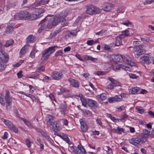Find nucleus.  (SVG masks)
<instances>
[{"instance_id": "obj_23", "label": "nucleus", "mask_w": 154, "mask_h": 154, "mask_svg": "<svg viewBox=\"0 0 154 154\" xmlns=\"http://www.w3.org/2000/svg\"><path fill=\"white\" fill-rule=\"evenodd\" d=\"M68 81L70 83V84L72 87L76 88H78L79 86L78 82L74 79L69 78L68 79Z\"/></svg>"}, {"instance_id": "obj_61", "label": "nucleus", "mask_w": 154, "mask_h": 154, "mask_svg": "<svg viewBox=\"0 0 154 154\" xmlns=\"http://www.w3.org/2000/svg\"><path fill=\"white\" fill-rule=\"evenodd\" d=\"M51 79L50 77L48 76H45V77L42 80V81L44 82H48L49 80H50Z\"/></svg>"}, {"instance_id": "obj_30", "label": "nucleus", "mask_w": 154, "mask_h": 154, "mask_svg": "<svg viewBox=\"0 0 154 154\" xmlns=\"http://www.w3.org/2000/svg\"><path fill=\"white\" fill-rule=\"evenodd\" d=\"M35 41L34 36L31 35L28 36L27 38V43H33Z\"/></svg>"}, {"instance_id": "obj_49", "label": "nucleus", "mask_w": 154, "mask_h": 154, "mask_svg": "<svg viewBox=\"0 0 154 154\" xmlns=\"http://www.w3.org/2000/svg\"><path fill=\"white\" fill-rule=\"evenodd\" d=\"M45 69V67L43 66H42L37 69L35 72H43Z\"/></svg>"}, {"instance_id": "obj_5", "label": "nucleus", "mask_w": 154, "mask_h": 154, "mask_svg": "<svg viewBox=\"0 0 154 154\" xmlns=\"http://www.w3.org/2000/svg\"><path fill=\"white\" fill-rule=\"evenodd\" d=\"M14 18L17 20H20L25 18L29 19L30 14L28 12L24 11H21L15 14Z\"/></svg>"}, {"instance_id": "obj_9", "label": "nucleus", "mask_w": 154, "mask_h": 154, "mask_svg": "<svg viewBox=\"0 0 154 154\" xmlns=\"http://www.w3.org/2000/svg\"><path fill=\"white\" fill-rule=\"evenodd\" d=\"M1 120L10 130L16 133L18 132V130L17 128L10 121L3 118H2Z\"/></svg>"}, {"instance_id": "obj_16", "label": "nucleus", "mask_w": 154, "mask_h": 154, "mask_svg": "<svg viewBox=\"0 0 154 154\" xmlns=\"http://www.w3.org/2000/svg\"><path fill=\"white\" fill-rule=\"evenodd\" d=\"M140 135L146 137V140L148 136L152 137L154 136V129H152L151 132L148 131L146 129H144L143 131V133Z\"/></svg>"}, {"instance_id": "obj_63", "label": "nucleus", "mask_w": 154, "mask_h": 154, "mask_svg": "<svg viewBox=\"0 0 154 154\" xmlns=\"http://www.w3.org/2000/svg\"><path fill=\"white\" fill-rule=\"evenodd\" d=\"M8 133L7 132H5L4 133V135L2 136L1 138L3 139H6L8 138Z\"/></svg>"}, {"instance_id": "obj_59", "label": "nucleus", "mask_w": 154, "mask_h": 154, "mask_svg": "<svg viewBox=\"0 0 154 154\" xmlns=\"http://www.w3.org/2000/svg\"><path fill=\"white\" fill-rule=\"evenodd\" d=\"M125 108V106H122L119 107L117 108L116 109V111H118V112H120L122 110H124Z\"/></svg>"}, {"instance_id": "obj_28", "label": "nucleus", "mask_w": 154, "mask_h": 154, "mask_svg": "<svg viewBox=\"0 0 154 154\" xmlns=\"http://www.w3.org/2000/svg\"><path fill=\"white\" fill-rule=\"evenodd\" d=\"M84 57L85 59L86 60H90L94 62H95L97 60V58L92 57L91 56L89 55H84Z\"/></svg>"}, {"instance_id": "obj_8", "label": "nucleus", "mask_w": 154, "mask_h": 154, "mask_svg": "<svg viewBox=\"0 0 154 154\" xmlns=\"http://www.w3.org/2000/svg\"><path fill=\"white\" fill-rule=\"evenodd\" d=\"M129 34V31L127 30L122 31V34L117 36L116 38L115 45L118 46L121 45L122 44V39L128 36Z\"/></svg>"}, {"instance_id": "obj_36", "label": "nucleus", "mask_w": 154, "mask_h": 154, "mask_svg": "<svg viewBox=\"0 0 154 154\" xmlns=\"http://www.w3.org/2000/svg\"><path fill=\"white\" fill-rule=\"evenodd\" d=\"M82 111L84 113V115L86 116H91L92 115L91 112L88 110L84 109L82 110Z\"/></svg>"}, {"instance_id": "obj_19", "label": "nucleus", "mask_w": 154, "mask_h": 154, "mask_svg": "<svg viewBox=\"0 0 154 154\" xmlns=\"http://www.w3.org/2000/svg\"><path fill=\"white\" fill-rule=\"evenodd\" d=\"M122 97L121 96H118L117 95L115 96L109 97L108 98V101L110 103H113L114 102L121 101L122 100Z\"/></svg>"}, {"instance_id": "obj_44", "label": "nucleus", "mask_w": 154, "mask_h": 154, "mask_svg": "<svg viewBox=\"0 0 154 154\" xmlns=\"http://www.w3.org/2000/svg\"><path fill=\"white\" fill-rule=\"evenodd\" d=\"M39 76V75L38 74H34L32 75H27L26 77L29 78H32L35 79L38 78Z\"/></svg>"}, {"instance_id": "obj_32", "label": "nucleus", "mask_w": 154, "mask_h": 154, "mask_svg": "<svg viewBox=\"0 0 154 154\" xmlns=\"http://www.w3.org/2000/svg\"><path fill=\"white\" fill-rule=\"evenodd\" d=\"M114 61L115 62H122V55H114Z\"/></svg>"}, {"instance_id": "obj_41", "label": "nucleus", "mask_w": 154, "mask_h": 154, "mask_svg": "<svg viewBox=\"0 0 154 154\" xmlns=\"http://www.w3.org/2000/svg\"><path fill=\"white\" fill-rule=\"evenodd\" d=\"M29 47L28 45H25L21 50L20 51V54H24L26 52V49Z\"/></svg>"}, {"instance_id": "obj_55", "label": "nucleus", "mask_w": 154, "mask_h": 154, "mask_svg": "<svg viewBox=\"0 0 154 154\" xmlns=\"http://www.w3.org/2000/svg\"><path fill=\"white\" fill-rule=\"evenodd\" d=\"M0 103L3 105H5V101L4 100L2 97V94H0Z\"/></svg>"}, {"instance_id": "obj_21", "label": "nucleus", "mask_w": 154, "mask_h": 154, "mask_svg": "<svg viewBox=\"0 0 154 154\" xmlns=\"http://www.w3.org/2000/svg\"><path fill=\"white\" fill-rule=\"evenodd\" d=\"M79 97L80 98L82 105L85 107H87L89 99L85 98L82 94H79Z\"/></svg>"}, {"instance_id": "obj_62", "label": "nucleus", "mask_w": 154, "mask_h": 154, "mask_svg": "<svg viewBox=\"0 0 154 154\" xmlns=\"http://www.w3.org/2000/svg\"><path fill=\"white\" fill-rule=\"evenodd\" d=\"M123 24L126 25L127 26H129L131 24V23L128 20H127L125 22H123L121 23Z\"/></svg>"}, {"instance_id": "obj_37", "label": "nucleus", "mask_w": 154, "mask_h": 154, "mask_svg": "<svg viewBox=\"0 0 154 154\" xmlns=\"http://www.w3.org/2000/svg\"><path fill=\"white\" fill-rule=\"evenodd\" d=\"M97 98L100 99L102 100H105L106 98V95L105 93H102L101 94L98 95L97 96Z\"/></svg>"}, {"instance_id": "obj_56", "label": "nucleus", "mask_w": 154, "mask_h": 154, "mask_svg": "<svg viewBox=\"0 0 154 154\" xmlns=\"http://www.w3.org/2000/svg\"><path fill=\"white\" fill-rule=\"evenodd\" d=\"M94 74L97 75H104L106 74V72H105L99 71L95 72H94Z\"/></svg>"}, {"instance_id": "obj_43", "label": "nucleus", "mask_w": 154, "mask_h": 154, "mask_svg": "<svg viewBox=\"0 0 154 154\" xmlns=\"http://www.w3.org/2000/svg\"><path fill=\"white\" fill-rule=\"evenodd\" d=\"M14 42V41L12 39H10L8 40L6 43L5 44V46L6 47H9L13 44Z\"/></svg>"}, {"instance_id": "obj_27", "label": "nucleus", "mask_w": 154, "mask_h": 154, "mask_svg": "<svg viewBox=\"0 0 154 154\" xmlns=\"http://www.w3.org/2000/svg\"><path fill=\"white\" fill-rule=\"evenodd\" d=\"M14 30V27L11 26H8L6 28V30L5 34H8L12 32Z\"/></svg>"}, {"instance_id": "obj_7", "label": "nucleus", "mask_w": 154, "mask_h": 154, "mask_svg": "<svg viewBox=\"0 0 154 154\" xmlns=\"http://www.w3.org/2000/svg\"><path fill=\"white\" fill-rule=\"evenodd\" d=\"M9 60L8 55L5 56L0 52V72L4 69L6 66V63Z\"/></svg>"}, {"instance_id": "obj_33", "label": "nucleus", "mask_w": 154, "mask_h": 154, "mask_svg": "<svg viewBox=\"0 0 154 154\" xmlns=\"http://www.w3.org/2000/svg\"><path fill=\"white\" fill-rule=\"evenodd\" d=\"M111 131L113 132L119 133V134H121L122 132H123V129L122 128H120L119 127H118L117 129H111Z\"/></svg>"}, {"instance_id": "obj_39", "label": "nucleus", "mask_w": 154, "mask_h": 154, "mask_svg": "<svg viewBox=\"0 0 154 154\" xmlns=\"http://www.w3.org/2000/svg\"><path fill=\"white\" fill-rule=\"evenodd\" d=\"M78 149L80 151V152L82 154H85L86 151L83 147L81 145H79L78 146Z\"/></svg>"}, {"instance_id": "obj_57", "label": "nucleus", "mask_w": 154, "mask_h": 154, "mask_svg": "<svg viewBox=\"0 0 154 154\" xmlns=\"http://www.w3.org/2000/svg\"><path fill=\"white\" fill-rule=\"evenodd\" d=\"M129 77L131 79H137L138 78V76L135 74H132V73H129L128 74Z\"/></svg>"}, {"instance_id": "obj_51", "label": "nucleus", "mask_w": 154, "mask_h": 154, "mask_svg": "<svg viewBox=\"0 0 154 154\" xmlns=\"http://www.w3.org/2000/svg\"><path fill=\"white\" fill-rule=\"evenodd\" d=\"M70 150L76 154H79V152L77 150L76 148H75L73 146L71 147Z\"/></svg>"}, {"instance_id": "obj_22", "label": "nucleus", "mask_w": 154, "mask_h": 154, "mask_svg": "<svg viewBox=\"0 0 154 154\" xmlns=\"http://www.w3.org/2000/svg\"><path fill=\"white\" fill-rule=\"evenodd\" d=\"M88 105L92 108H96L98 106V104L96 101L89 99Z\"/></svg>"}, {"instance_id": "obj_46", "label": "nucleus", "mask_w": 154, "mask_h": 154, "mask_svg": "<svg viewBox=\"0 0 154 154\" xmlns=\"http://www.w3.org/2000/svg\"><path fill=\"white\" fill-rule=\"evenodd\" d=\"M78 31H76L75 30H72L71 32H69L68 33V34L69 36H76L77 33L78 32Z\"/></svg>"}, {"instance_id": "obj_58", "label": "nucleus", "mask_w": 154, "mask_h": 154, "mask_svg": "<svg viewBox=\"0 0 154 154\" xmlns=\"http://www.w3.org/2000/svg\"><path fill=\"white\" fill-rule=\"evenodd\" d=\"M128 116L125 113L123 112V114L121 116L120 119H119L120 120H122L125 118H127Z\"/></svg>"}, {"instance_id": "obj_13", "label": "nucleus", "mask_w": 154, "mask_h": 154, "mask_svg": "<svg viewBox=\"0 0 154 154\" xmlns=\"http://www.w3.org/2000/svg\"><path fill=\"white\" fill-rule=\"evenodd\" d=\"M100 11L99 9L94 6L88 7L86 11L87 13L90 15L94 14H98Z\"/></svg>"}, {"instance_id": "obj_38", "label": "nucleus", "mask_w": 154, "mask_h": 154, "mask_svg": "<svg viewBox=\"0 0 154 154\" xmlns=\"http://www.w3.org/2000/svg\"><path fill=\"white\" fill-rule=\"evenodd\" d=\"M107 31L106 30H102L97 32H95L96 35L104 36L106 35Z\"/></svg>"}, {"instance_id": "obj_11", "label": "nucleus", "mask_w": 154, "mask_h": 154, "mask_svg": "<svg viewBox=\"0 0 154 154\" xmlns=\"http://www.w3.org/2000/svg\"><path fill=\"white\" fill-rule=\"evenodd\" d=\"M152 57H150L148 54H146L140 59V61L142 63L147 64L151 63V61L152 60Z\"/></svg>"}, {"instance_id": "obj_26", "label": "nucleus", "mask_w": 154, "mask_h": 154, "mask_svg": "<svg viewBox=\"0 0 154 154\" xmlns=\"http://www.w3.org/2000/svg\"><path fill=\"white\" fill-rule=\"evenodd\" d=\"M81 128L83 132H85L88 130V127L85 123L83 121H80Z\"/></svg>"}, {"instance_id": "obj_18", "label": "nucleus", "mask_w": 154, "mask_h": 154, "mask_svg": "<svg viewBox=\"0 0 154 154\" xmlns=\"http://www.w3.org/2000/svg\"><path fill=\"white\" fill-rule=\"evenodd\" d=\"M54 118L51 115H47L46 118V122L47 124L51 126L55 121Z\"/></svg>"}, {"instance_id": "obj_45", "label": "nucleus", "mask_w": 154, "mask_h": 154, "mask_svg": "<svg viewBox=\"0 0 154 154\" xmlns=\"http://www.w3.org/2000/svg\"><path fill=\"white\" fill-rule=\"evenodd\" d=\"M125 8L123 6L119 7L117 10V12L118 13H123L125 11Z\"/></svg>"}, {"instance_id": "obj_31", "label": "nucleus", "mask_w": 154, "mask_h": 154, "mask_svg": "<svg viewBox=\"0 0 154 154\" xmlns=\"http://www.w3.org/2000/svg\"><path fill=\"white\" fill-rule=\"evenodd\" d=\"M20 119L21 120L23 121L24 122L26 125L28 127H29L30 128H32L33 126L32 124L27 119L23 118H21Z\"/></svg>"}, {"instance_id": "obj_10", "label": "nucleus", "mask_w": 154, "mask_h": 154, "mask_svg": "<svg viewBox=\"0 0 154 154\" xmlns=\"http://www.w3.org/2000/svg\"><path fill=\"white\" fill-rule=\"evenodd\" d=\"M44 10L43 8L41 9H36L34 13L30 15L29 19L32 20H36L41 17L42 14L44 12Z\"/></svg>"}, {"instance_id": "obj_60", "label": "nucleus", "mask_w": 154, "mask_h": 154, "mask_svg": "<svg viewBox=\"0 0 154 154\" xmlns=\"http://www.w3.org/2000/svg\"><path fill=\"white\" fill-rule=\"evenodd\" d=\"M26 142L27 146L28 147H30L31 146V143H32V142L28 139H27L26 140Z\"/></svg>"}, {"instance_id": "obj_25", "label": "nucleus", "mask_w": 154, "mask_h": 154, "mask_svg": "<svg viewBox=\"0 0 154 154\" xmlns=\"http://www.w3.org/2000/svg\"><path fill=\"white\" fill-rule=\"evenodd\" d=\"M108 79L110 81L111 83L114 86H119L122 87L120 83L114 79L110 77H108Z\"/></svg>"}, {"instance_id": "obj_1", "label": "nucleus", "mask_w": 154, "mask_h": 154, "mask_svg": "<svg viewBox=\"0 0 154 154\" xmlns=\"http://www.w3.org/2000/svg\"><path fill=\"white\" fill-rule=\"evenodd\" d=\"M66 16V15L61 14L55 16L54 17L51 18L48 21H47L48 28L51 29L60 22H61V24L63 26H67L68 23L65 19Z\"/></svg>"}, {"instance_id": "obj_34", "label": "nucleus", "mask_w": 154, "mask_h": 154, "mask_svg": "<svg viewBox=\"0 0 154 154\" xmlns=\"http://www.w3.org/2000/svg\"><path fill=\"white\" fill-rule=\"evenodd\" d=\"M139 90V88L137 87L133 88L130 90V93L132 94H135L137 93Z\"/></svg>"}, {"instance_id": "obj_2", "label": "nucleus", "mask_w": 154, "mask_h": 154, "mask_svg": "<svg viewBox=\"0 0 154 154\" xmlns=\"http://www.w3.org/2000/svg\"><path fill=\"white\" fill-rule=\"evenodd\" d=\"M57 47V46H52L45 49L42 52V58L39 60V63L41 64L44 63L48 59L49 56L55 52V48Z\"/></svg>"}, {"instance_id": "obj_64", "label": "nucleus", "mask_w": 154, "mask_h": 154, "mask_svg": "<svg viewBox=\"0 0 154 154\" xmlns=\"http://www.w3.org/2000/svg\"><path fill=\"white\" fill-rule=\"evenodd\" d=\"M107 149V153L108 154H112V150L109 146H106Z\"/></svg>"}, {"instance_id": "obj_52", "label": "nucleus", "mask_w": 154, "mask_h": 154, "mask_svg": "<svg viewBox=\"0 0 154 154\" xmlns=\"http://www.w3.org/2000/svg\"><path fill=\"white\" fill-rule=\"evenodd\" d=\"M63 51L62 50H59L55 53V56L57 57L58 56H61L63 55Z\"/></svg>"}, {"instance_id": "obj_6", "label": "nucleus", "mask_w": 154, "mask_h": 154, "mask_svg": "<svg viewBox=\"0 0 154 154\" xmlns=\"http://www.w3.org/2000/svg\"><path fill=\"white\" fill-rule=\"evenodd\" d=\"M132 63L133 65V66L129 65L128 66H126L124 65V64H120L114 66L113 69L115 71H117L120 70L121 69H122L126 71H128L130 72L134 71V68L135 67L134 65V63Z\"/></svg>"}, {"instance_id": "obj_14", "label": "nucleus", "mask_w": 154, "mask_h": 154, "mask_svg": "<svg viewBox=\"0 0 154 154\" xmlns=\"http://www.w3.org/2000/svg\"><path fill=\"white\" fill-rule=\"evenodd\" d=\"M48 2V0H41L38 2L33 4L32 5V7L35 9H41L40 8L42 5L46 4Z\"/></svg>"}, {"instance_id": "obj_53", "label": "nucleus", "mask_w": 154, "mask_h": 154, "mask_svg": "<svg viewBox=\"0 0 154 154\" xmlns=\"http://www.w3.org/2000/svg\"><path fill=\"white\" fill-rule=\"evenodd\" d=\"M140 40L143 42H149L150 41V39L148 37H141Z\"/></svg>"}, {"instance_id": "obj_4", "label": "nucleus", "mask_w": 154, "mask_h": 154, "mask_svg": "<svg viewBox=\"0 0 154 154\" xmlns=\"http://www.w3.org/2000/svg\"><path fill=\"white\" fill-rule=\"evenodd\" d=\"M133 51L136 58H139L140 56L145 53L144 46L141 45L134 47L133 49Z\"/></svg>"}, {"instance_id": "obj_40", "label": "nucleus", "mask_w": 154, "mask_h": 154, "mask_svg": "<svg viewBox=\"0 0 154 154\" xmlns=\"http://www.w3.org/2000/svg\"><path fill=\"white\" fill-rule=\"evenodd\" d=\"M60 92L58 93V94H61L64 92H69L70 91V90H69L63 87L61 88L60 89Z\"/></svg>"}, {"instance_id": "obj_54", "label": "nucleus", "mask_w": 154, "mask_h": 154, "mask_svg": "<svg viewBox=\"0 0 154 154\" xmlns=\"http://www.w3.org/2000/svg\"><path fill=\"white\" fill-rule=\"evenodd\" d=\"M61 32V30L60 29H59L57 30H56L52 34V36H55L57 35L58 34L60 33Z\"/></svg>"}, {"instance_id": "obj_12", "label": "nucleus", "mask_w": 154, "mask_h": 154, "mask_svg": "<svg viewBox=\"0 0 154 154\" xmlns=\"http://www.w3.org/2000/svg\"><path fill=\"white\" fill-rule=\"evenodd\" d=\"M47 23V17H45L39 23L41 26L38 30L39 33H41L43 30L48 28Z\"/></svg>"}, {"instance_id": "obj_48", "label": "nucleus", "mask_w": 154, "mask_h": 154, "mask_svg": "<svg viewBox=\"0 0 154 154\" xmlns=\"http://www.w3.org/2000/svg\"><path fill=\"white\" fill-rule=\"evenodd\" d=\"M53 128H54L56 130H57L59 128V126L58 125L57 122L55 121L51 125Z\"/></svg>"}, {"instance_id": "obj_20", "label": "nucleus", "mask_w": 154, "mask_h": 154, "mask_svg": "<svg viewBox=\"0 0 154 154\" xmlns=\"http://www.w3.org/2000/svg\"><path fill=\"white\" fill-rule=\"evenodd\" d=\"M113 7V5L112 4L106 3L103 5L102 9L106 11H108L112 9Z\"/></svg>"}, {"instance_id": "obj_24", "label": "nucleus", "mask_w": 154, "mask_h": 154, "mask_svg": "<svg viewBox=\"0 0 154 154\" xmlns=\"http://www.w3.org/2000/svg\"><path fill=\"white\" fill-rule=\"evenodd\" d=\"M5 98L6 103H11L12 98L10 95L9 91L8 90H6V91Z\"/></svg>"}, {"instance_id": "obj_29", "label": "nucleus", "mask_w": 154, "mask_h": 154, "mask_svg": "<svg viewBox=\"0 0 154 154\" xmlns=\"http://www.w3.org/2000/svg\"><path fill=\"white\" fill-rule=\"evenodd\" d=\"M84 57L85 59L86 60H90L94 62H95L97 60V58L92 57L91 56L89 55H84Z\"/></svg>"}, {"instance_id": "obj_15", "label": "nucleus", "mask_w": 154, "mask_h": 154, "mask_svg": "<svg viewBox=\"0 0 154 154\" xmlns=\"http://www.w3.org/2000/svg\"><path fill=\"white\" fill-rule=\"evenodd\" d=\"M131 57L127 55H122V62H124L128 63V65L127 66H128L129 65L131 66Z\"/></svg>"}, {"instance_id": "obj_47", "label": "nucleus", "mask_w": 154, "mask_h": 154, "mask_svg": "<svg viewBox=\"0 0 154 154\" xmlns=\"http://www.w3.org/2000/svg\"><path fill=\"white\" fill-rule=\"evenodd\" d=\"M97 42V41H94L93 40H88L87 41V44L88 45L91 46Z\"/></svg>"}, {"instance_id": "obj_42", "label": "nucleus", "mask_w": 154, "mask_h": 154, "mask_svg": "<svg viewBox=\"0 0 154 154\" xmlns=\"http://www.w3.org/2000/svg\"><path fill=\"white\" fill-rule=\"evenodd\" d=\"M137 111L140 114H143L144 112V110L141 106H137L136 107Z\"/></svg>"}, {"instance_id": "obj_35", "label": "nucleus", "mask_w": 154, "mask_h": 154, "mask_svg": "<svg viewBox=\"0 0 154 154\" xmlns=\"http://www.w3.org/2000/svg\"><path fill=\"white\" fill-rule=\"evenodd\" d=\"M37 51L38 50L35 47L30 52V57L32 58H34L35 57V54Z\"/></svg>"}, {"instance_id": "obj_17", "label": "nucleus", "mask_w": 154, "mask_h": 154, "mask_svg": "<svg viewBox=\"0 0 154 154\" xmlns=\"http://www.w3.org/2000/svg\"><path fill=\"white\" fill-rule=\"evenodd\" d=\"M52 76L54 80H58L63 78V75L61 72H54L53 73Z\"/></svg>"}, {"instance_id": "obj_50", "label": "nucleus", "mask_w": 154, "mask_h": 154, "mask_svg": "<svg viewBox=\"0 0 154 154\" xmlns=\"http://www.w3.org/2000/svg\"><path fill=\"white\" fill-rule=\"evenodd\" d=\"M64 140L66 141L67 143L70 144V141L69 138L66 135H64L63 137L60 136Z\"/></svg>"}, {"instance_id": "obj_3", "label": "nucleus", "mask_w": 154, "mask_h": 154, "mask_svg": "<svg viewBox=\"0 0 154 154\" xmlns=\"http://www.w3.org/2000/svg\"><path fill=\"white\" fill-rule=\"evenodd\" d=\"M146 141V137L140 135L137 137L133 138L130 140V143L135 146L140 145Z\"/></svg>"}]
</instances>
